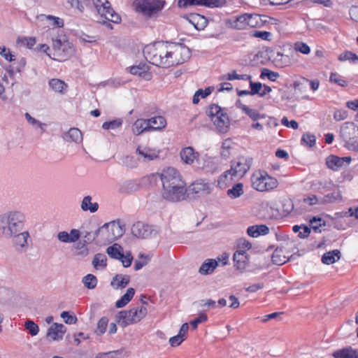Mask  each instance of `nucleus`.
<instances>
[{
  "label": "nucleus",
  "instance_id": "nucleus-1",
  "mask_svg": "<svg viewBox=\"0 0 358 358\" xmlns=\"http://www.w3.org/2000/svg\"><path fill=\"white\" fill-rule=\"evenodd\" d=\"M25 217L18 211L10 212L0 216V236L9 239L24 229Z\"/></svg>",
  "mask_w": 358,
  "mask_h": 358
},
{
  "label": "nucleus",
  "instance_id": "nucleus-2",
  "mask_svg": "<svg viewBox=\"0 0 358 358\" xmlns=\"http://www.w3.org/2000/svg\"><path fill=\"white\" fill-rule=\"evenodd\" d=\"M160 54H167L166 42L157 41L147 45L143 49V55L148 62L157 66L167 68V58L162 62Z\"/></svg>",
  "mask_w": 358,
  "mask_h": 358
},
{
  "label": "nucleus",
  "instance_id": "nucleus-3",
  "mask_svg": "<svg viewBox=\"0 0 358 358\" xmlns=\"http://www.w3.org/2000/svg\"><path fill=\"white\" fill-rule=\"evenodd\" d=\"M148 314L145 306L134 307L129 310H122L115 316V322L122 327L139 322Z\"/></svg>",
  "mask_w": 358,
  "mask_h": 358
},
{
  "label": "nucleus",
  "instance_id": "nucleus-4",
  "mask_svg": "<svg viewBox=\"0 0 358 358\" xmlns=\"http://www.w3.org/2000/svg\"><path fill=\"white\" fill-rule=\"evenodd\" d=\"M166 50L170 57L167 62V68L182 64L190 57L189 49L181 43L166 42Z\"/></svg>",
  "mask_w": 358,
  "mask_h": 358
},
{
  "label": "nucleus",
  "instance_id": "nucleus-5",
  "mask_svg": "<svg viewBox=\"0 0 358 358\" xmlns=\"http://www.w3.org/2000/svg\"><path fill=\"white\" fill-rule=\"evenodd\" d=\"M93 5L100 17L102 18L100 23L106 24L112 29L110 22L119 23L121 18L114 10L111 8L110 3L108 0H93Z\"/></svg>",
  "mask_w": 358,
  "mask_h": 358
},
{
  "label": "nucleus",
  "instance_id": "nucleus-6",
  "mask_svg": "<svg viewBox=\"0 0 358 358\" xmlns=\"http://www.w3.org/2000/svg\"><path fill=\"white\" fill-rule=\"evenodd\" d=\"M252 186L259 192L273 189L278 186V180L265 171H257L251 177Z\"/></svg>",
  "mask_w": 358,
  "mask_h": 358
},
{
  "label": "nucleus",
  "instance_id": "nucleus-7",
  "mask_svg": "<svg viewBox=\"0 0 358 358\" xmlns=\"http://www.w3.org/2000/svg\"><path fill=\"white\" fill-rule=\"evenodd\" d=\"M124 231L122 227L115 221L105 223L97 229V234H99L100 236V241L108 243H111L121 237Z\"/></svg>",
  "mask_w": 358,
  "mask_h": 358
},
{
  "label": "nucleus",
  "instance_id": "nucleus-8",
  "mask_svg": "<svg viewBox=\"0 0 358 358\" xmlns=\"http://www.w3.org/2000/svg\"><path fill=\"white\" fill-rule=\"evenodd\" d=\"M52 48L54 50L52 59L64 60L73 53L71 45L65 36L61 35L52 38Z\"/></svg>",
  "mask_w": 358,
  "mask_h": 358
},
{
  "label": "nucleus",
  "instance_id": "nucleus-9",
  "mask_svg": "<svg viewBox=\"0 0 358 358\" xmlns=\"http://www.w3.org/2000/svg\"><path fill=\"white\" fill-rule=\"evenodd\" d=\"M340 134L349 149L358 150V129L354 123L345 122L341 128Z\"/></svg>",
  "mask_w": 358,
  "mask_h": 358
},
{
  "label": "nucleus",
  "instance_id": "nucleus-10",
  "mask_svg": "<svg viewBox=\"0 0 358 358\" xmlns=\"http://www.w3.org/2000/svg\"><path fill=\"white\" fill-rule=\"evenodd\" d=\"M157 175L162 183V190L185 182L180 172L173 167L164 169L161 173Z\"/></svg>",
  "mask_w": 358,
  "mask_h": 358
},
{
  "label": "nucleus",
  "instance_id": "nucleus-11",
  "mask_svg": "<svg viewBox=\"0 0 358 358\" xmlns=\"http://www.w3.org/2000/svg\"><path fill=\"white\" fill-rule=\"evenodd\" d=\"M162 197L169 201L179 202L187 198V188L186 182H182L178 185H173L162 192Z\"/></svg>",
  "mask_w": 358,
  "mask_h": 358
},
{
  "label": "nucleus",
  "instance_id": "nucleus-12",
  "mask_svg": "<svg viewBox=\"0 0 358 358\" xmlns=\"http://www.w3.org/2000/svg\"><path fill=\"white\" fill-rule=\"evenodd\" d=\"M252 164V159L249 157L241 156L231 162V171L235 178L243 177L249 171Z\"/></svg>",
  "mask_w": 358,
  "mask_h": 358
},
{
  "label": "nucleus",
  "instance_id": "nucleus-13",
  "mask_svg": "<svg viewBox=\"0 0 358 358\" xmlns=\"http://www.w3.org/2000/svg\"><path fill=\"white\" fill-rule=\"evenodd\" d=\"M131 233L136 238H148L155 236L158 234V231L153 226L138 222L133 224Z\"/></svg>",
  "mask_w": 358,
  "mask_h": 358
},
{
  "label": "nucleus",
  "instance_id": "nucleus-14",
  "mask_svg": "<svg viewBox=\"0 0 358 358\" xmlns=\"http://www.w3.org/2000/svg\"><path fill=\"white\" fill-rule=\"evenodd\" d=\"M163 7L162 2L159 0H138L136 3V8L143 14L151 16L160 10Z\"/></svg>",
  "mask_w": 358,
  "mask_h": 358
},
{
  "label": "nucleus",
  "instance_id": "nucleus-15",
  "mask_svg": "<svg viewBox=\"0 0 358 358\" xmlns=\"http://www.w3.org/2000/svg\"><path fill=\"white\" fill-rule=\"evenodd\" d=\"M13 246L18 252H25L29 247L28 241L30 238L27 231L16 233L13 237Z\"/></svg>",
  "mask_w": 358,
  "mask_h": 358
},
{
  "label": "nucleus",
  "instance_id": "nucleus-16",
  "mask_svg": "<svg viewBox=\"0 0 358 358\" xmlns=\"http://www.w3.org/2000/svg\"><path fill=\"white\" fill-rule=\"evenodd\" d=\"M211 192L210 186L203 180H197L193 182L187 188V197L192 194L199 195H207Z\"/></svg>",
  "mask_w": 358,
  "mask_h": 358
},
{
  "label": "nucleus",
  "instance_id": "nucleus-17",
  "mask_svg": "<svg viewBox=\"0 0 358 358\" xmlns=\"http://www.w3.org/2000/svg\"><path fill=\"white\" fill-rule=\"evenodd\" d=\"M66 328L62 324L53 323L46 334L47 338L50 341H59L63 338Z\"/></svg>",
  "mask_w": 358,
  "mask_h": 358
},
{
  "label": "nucleus",
  "instance_id": "nucleus-18",
  "mask_svg": "<svg viewBox=\"0 0 358 358\" xmlns=\"http://www.w3.org/2000/svg\"><path fill=\"white\" fill-rule=\"evenodd\" d=\"M234 267L243 273L248 264V256L244 250H236L233 256Z\"/></svg>",
  "mask_w": 358,
  "mask_h": 358
},
{
  "label": "nucleus",
  "instance_id": "nucleus-19",
  "mask_svg": "<svg viewBox=\"0 0 358 358\" xmlns=\"http://www.w3.org/2000/svg\"><path fill=\"white\" fill-rule=\"evenodd\" d=\"M141 188L140 182L135 180H126L119 184L118 192L121 194H131Z\"/></svg>",
  "mask_w": 358,
  "mask_h": 358
},
{
  "label": "nucleus",
  "instance_id": "nucleus-20",
  "mask_svg": "<svg viewBox=\"0 0 358 358\" xmlns=\"http://www.w3.org/2000/svg\"><path fill=\"white\" fill-rule=\"evenodd\" d=\"M184 17L197 30H203L208 24L207 19L198 13H190Z\"/></svg>",
  "mask_w": 358,
  "mask_h": 358
},
{
  "label": "nucleus",
  "instance_id": "nucleus-21",
  "mask_svg": "<svg viewBox=\"0 0 358 358\" xmlns=\"http://www.w3.org/2000/svg\"><path fill=\"white\" fill-rule=\"evenodd\" d=\"M211 121L220 133H226L227 131L229 126V119L224 110L217 117L212 119Z\"/></svg>",
  "mask_w": 358,
  "mask_h": 358
},
{
  "label": "nucleus",
  "instance_id": "nucleus-22",
  "mask_svg": "<svg viewBox=\"0 0 358 358\" xmlns=\"http://www.w3.org/2000/svg\"><path fill=\"white\" fill-rule=\"evenodd\" d=\"M80 237V231L78 229H73L69 234L66 231H60L57 234V238L62 243H76Z\"/></svg>",
  "mask_w": 358,
  "mask_h": 358
},
{
  "label": "nucleus",
  "instance_id": "nucleus-23",
  "mask_svg": "<svg viewBox=\"0 0 358 358\" xmlns=\"http://www.w3.org/2000/svg\"><path fill=\"white\" fill-rule=\"evenodd\" d=\"M181 159L187 164H192L195 161H198L199 154L195 152L193 148L187 147L180 151Z\"/></svg>",
  "mask_w": 358,
  "mask_h": 358
},
{
  "label": "nucleus",
  "instance_id": "nucleus-24",
  "mask_svg": "<svg viewBox=\"0 0 358 358\" xmlns=\"http://www.w3.org/2000/svg\"><path fill=\"white\" fill-rule=\"evenodd\" d=\"M149 66L145 63H140L138 65L133 66L130 68V73L133 75H138L143 76L146 79L151 78V74L149 73Z\"/></svg>",
  "mask_w": 358,
  "mask_h": 358
},
{
  "label": "nucleus",
  "instance_id": "nucleus-25",
  "mask_svg": "<svg viewBox=\"0 0 358 358\" xmlns=\"http://www.w3.org/2000/svg\"><path fill=\"white\" fill-rule=\"evenodd\" d=\"M272 62L275 66L279 68L287 66L291 64L289 57L280 52L274 53L273 52Z\"/></svg>",
  "mask_w": 358,
  "mask_h": 358
},
{
  "label": "nucleus",
  "instance_id": "nucleus-26",
  "mask_svg": "<svg viewBox=\"0 0 358 358\" xmlns=\"http://www.w3.org/2000/svg\"><path fill=\"white\" fill-rule=\"evenodd\" d=\"M268 232L269 229L265 224L250 226L247 229L248 234L253 238H257L259 236L266 235L268 234Z\"/></svg>",
  "mask_w": 358,
  "mask_h": 358
},
{
  "label": "nucleus",
  "instance_id": "nucleus-27",
  "mask_svg": "<svg viewBox=\"0 0 358 358\" xmlns=\"http://www.w3.org/2000/svg\"><path fill=\"white\" fill-rule=\"evenodd\" d=\"M92 197L90 195L83 197L80 208L83 211H90L92 213H96L99 209V204L96 202L92 203Z\"/></svg>",
  "mask_w": 358,
  "mask_h": 358
},
{
  "label": "nucleus",
  "instance_id": "nucleus-28",
  "mask_svg": "<svg viewBox=\"0 0 358 358\" xmlns=\"http://www.w3.org/2000/svg\"><path fill=\"white\" fill-rule=\"evenodd\" d=\"M63 138L67 142L79 143L83 140V135L78 128H71L68 132L64 134Z\"/></svg>",
  "mask_w": 358,
  "mask_h": 358
},
{
  "label": "nucleus",
  "instance_id": "nucleus-29",
  "mask_svg": "<svg viewBox=\"0 0 358 358\" xmlns=\"http://www.w3.org/2000/svg\"><path fill=\"white\" fill-rule=\"evenodd\" d=\"M129 281L130 277L129 275L117 274L113 277L110 284L115 289L124 288L129 283Z\"/></svg>",
  "mask_w": 358,
  "mask_h": 358
},
{
  "label": "nucleus",
  "instance_id": "nucleus-30",
  "mask_svg": "<svg viewBox=\"0 0 358 358\" xmlns=\"http://www.w3.org/2000/svg\"><path fill=\"white\" fill-rule=\"evenodd\" d=\"M217 266V261L213 259H208L201 264L199 272L202 275H208L212 273Z\"/></svg>",
  "mask_w": 358,
  "mask_h": 358
},
{
  "label": "nucleus",
  "instance_id": "nucleus-31",
  "mask_svg": "<svg viewBox=\"0 0 358 358\" xmlns=\"http://www.w3.org/2000/svg\"><path fill=\"white\" fill-rule=\"evenodd\" d=\"M150 130L149 122L145 119L137 120L132 126L133 133L136 135H140L142 133Z\"/></svg>",
  "mask_w": 358,
  "mask_h": 358
},
{
  "label": "nucleus",
  "instance_id": "nucleus-32",
  "mask_svg": "<svg viewBox=\"0 0 358 358\" xmlns=\"http://www.w3.org/2000/svg\"><path fill=\"white\" fill-rule=\"evenodd\" d=\"M138 153L143 158V162H149L158 157V153L148 148L138 147L136 150Z\"/></svg>",
  "mask_w": 358,
  "mask_h": 358
},
{
  "label": "nucleus",
  "instance_id": "nucleus-33",
  "mask_svg": "<svg viewBox=\"0 0 358 358\" xmlns=\"http://www.w3.org/2000/svg\"><path fill=\"white\" fill-rule=\"evenodd\" d=\"M150 130H159L166 127V121L162 116H155L147 120Z\"/></svg>",
  "mask_w": 358,
  "mask_h": 358
},
{
  "label": "nucleus",
  "instance_id": "nucleus-34",
  "mask_svg": "<svg viewBox=\"0 0 358 358\" xmlns=\"http://www.w3.org/2000/svg\"><path fill=\"white\" fill-rule=\"evenodd\" d=\"M135 294V290L134 288H129L126 293L120 298V299L117 300L115 303V306L117 308H122L125 306L134 297Z\"/></svg>",
  "mask_w": 358,
  "mask_h": 358
},
{
  "label": "nucleus",
  "instance_id": "nucleus-35",
  "mask_svg": "<svg viewBox=\"0 0 358 358\" xmlns=\"http://www.w3.org/2000/svg\"><path fill=\"white\" fill-rule=\"evenodd\" d=\"M236 105L241 108L245 114H247L252 120H257L261 117L259 112L255 109H251L247 106L243 104L240 100L236 102Z\"/></svg>",
  "mask_w": 358,
  "mask_h": 358
},
{
  "label": "nucleus",
  "instance_id": "nucleus-36",
  "mask_svg": "<svg viewBox=\"0 0 358 358\" xmlns=\"http://www.w3.org/2000/svg\"><path fill=\"white\" fill-rule=\"evenodd\" d=\"M92 265L96 269L104 268L107 266V258L104 254L97 253L94 256Z\"/></svg>",
  "mask_w": 358,
  "mask_h": 358
},
{
  "label": "nucleus",
  "instance_id": "nucleus-37",
  "mask_svg": "<svg viewBox=\"0 0 358 358\" xmlns=\"http://www.w3.org/2000/svg\"><path fill=\"white\" fill-rule=\"evenodd\" d=\"M106 253L111 258L119 259L122 257V248L119 244L115 243L106 249Z\"/></svg>",
  "mask_w": 358,
  "mask_h": 358
},
{
  "label": "nucleus",
  "instance_id": "nucleus-38",
  "mask_svg": "<svg viewBox=\"0 0 358 358\" xmlns=\"http://www.w3.org/2000/svg\"><path fill=\"white\" fill-rule=\"evenodd\" d=\"M25 119L28 123L34 129H39L41 133H43L46 129V124L40 122L39 120L33 117L29 113H26L24 115Z\"/></svg>",
  "mask_w": 358,
  "mask_h": 358
},
{
  "label": "nucleus",
  "instance_id": "nucleus-39",
  "mask_svg": "<svg viewBox=\"0 0 358 358\" xmlns=\"http://www.w3.org/2000/svg\"><path fill=\"white\" fill-rule=\"evenodd\" d=\"M273 51L270 49L259 51L255 56V60L261 64H266L269 59H272Z\"/></svg>",
  "mask_w": 358,
  "mask_h": 358
},
{
  "label": "nucleus",
  "instance_id": "nucleus-40",
  "mask_svg": "<svg viewBox=\"0 0 358 358\" xmlns=\"http://www.w3.org/2000/svg\"><path fill=\"white\" fill-rule=\"evenodd\" d=\"M49 86L55 92L62 93L67 85L62 80L53 78L49 81Z\"/></svg>",
  "mask_w": 358,
  "mask_h": 358
},
{
  "label": "nucleus",
  "instance_id": "nucleus-41",
  "mask_svg": "<svg viewBox=\"0 0 358 358\" xmlns=\"http://www.w3.org/2000/svg\"><path fill=\"white\" fill-rule=\"evenodd\" d=\"M251 18V14L245 13L236 17V23L234 24L236 29H244L248 27V20Z\"/></svg>",
  "mask_w": 358,
  "mask_h": 358
},
{
  "label": "nucleus",
  "instance_id": "nucleus-42",
  "mask_svg": "<svg viewBox=\"0 0 358 358\" xmlns=\"http://www.w3.org/2000/svg\"><path fill=\"white\" fill-rule=\"evenodd\" d=\"M252 76L247 74H243V75H238L236 73V71H233L231 73H228L227 74H225L220 78V80H251Z\"/></svg>",
  "mask_w": 358,
  "mask_h": 358
},
{
  "label": "nucleus",
  "instance_id": "nucleus-43",
  "mask_svg": "<svg viewBox=\"0 0 358 358\" xmlns=\"http://www.w3.org/2000/svg\"><path fill=\"white\" fill-rule=\"evenodd\" d=\"M234 177V176H232V171H231V169L226 171L219 177L217 181L218 185L221 188L225 187L227 183L232 180Z\"/></svg>",
  "mask_w": 358,
  "mask_h": 358
},
{
  "label": "nucleus",
  "instance_id": "nucleus-44",
  "mask_svg": "<svg viewBox=\"0 0 358 358\" xmlns=\"http://www.w3.org/2000/svg\"><path fill=\"white\" fill-rule=\"evenodd\" d=\"M242 183H237L232 188L227 190V194L232 199L240 197L243 194Z\"/></svg>",
  "mask_w": 358,
  "mask_h": 358
},
{
  "label": "nucleus",
  "instance_id": "nucleus-45",
  "mask_svg": "<svg viewBox=\"0 0 358 358\" xmlns=\"http://www.w3.org/2000/svg\"><path fill=\"white\" fill-rule=\"evenodd\" d=\"M338 59L342 62L349 61L352 64L358 63V56L350 51H345L341 53L339 55Z\"/></svg>",
  "mask_w": 358,
  "mask_h": 358
},
{
  "label": "nucleus",
  "instance_id": "nucleus-46",
  "mask_svg": "<svg viewBox=\"0 0 358 358\" xmlns=\"http://www.w3.org/2000/svg\"><path fill=\"white\" fill-rule=\"evenodd\" d=\"M310 230L313 229L315 232H321V227L325 225L324 221L320 218L314 217L310 220Z\"/></svg>",
  "mask_w": 358,
  "mask_h": 358
},
{
  "label": "nucleus",
  "instance_id": "nucleus-47",
  "mask_svg": "<svg viewBox=\"0 0 358 358\" xmlns=\"http://www.w3.org/2000/svg\"><path fill=\"white\" fill-rule=\"evenodd\" d=\"M82 281L84 285L90 289L95 288L97 285V279L92 274H87L83 278Z\"/></svg>",
  "mask_w": 358,
  "mask_h": 358
},
{
  "label": "nucleus",
  "instance_id": "nucleus-48",
  "mask_svg": "<svg viewBox=\"0 0 358 358\" xmlns=\"http://www.w3.org/2000/svg\"><path fill=\"white\" fill-rule=\"evenodd\" d=\"M212 92V89L210 87H207L205 89V90H203L201 89L197 90L192 99V102L194 104H197L199 102V97L201 98H206L208 95H210Z\"/></svg>",
  "mask_w": 358,
  "mask_h": 358
},
{
  "label": "nucleus",
  "instance_id": "nucleus-49",
  "mask_svg": "<svg viewBox=\"0 0 358 358\" xmlns=\"http://www.w3.org/2000/svg\"><path fill=\"white\" fill-rule=\"evenodd\" d=\"M108 324V319L106 317H102L97 323L96 329L95 331V333L97 335H102L106 331V328Z\"/></svg>",
  "mask_w": 358,
  "mask_h": 358
},
{
  "label": "nucleus",
  "instance_id": "nucleus-50",
  "mask_svg": "<svg viewBox=\"0 0 358 358\" xmlns=\"http://www.w3.org/2000/svg\"><path fill=\"white\" fill-rule=\"evenodd\" d=\"M232 145V141L229 138L223 141L221 150V155L222 157L227 159L229 157Z\"/></svg>",
  "mask_w": 358,
  "mask_h": 358
},
{
  "label": "nucleus",
  "instance_id": "nucleus-51",
  "mask_svg": "<svg viewBox=\"0 0 358 358\" xmlns=\"http://www.w3.org/2000/svg\"><path fill=\"white\" fill-rule=\"evenodd\" d=\"M337 358H358V352L352 349H344L337 352Z\"/></svg>",
  "mask_w": 358,
  "mask_h": 358
},
{
  "label": "nucleus",
  "instance_id": "nucleus-52",
  "mask_svg": "<svg viewBox=\"0 0 358 358\" xmlns=\"http://www.w3.org/2000/svg\"><path fill=\"white\" fill-rule=\"evenodd\" d=\"M223 110L217 104H211L209 106L206 110L207 115L210 117V120L217 117Z\"/></svg>",
  "mask_w": 358,
  "mask_h": 358
},
{
  "label": "nucleus",
  "instance_id": "nucleus-53",
  "mask_svg": "<svg viewBox=\"0 0 358 358\" xmlns=\"http://www.w3.org/2000/svg\"><path fill=\"white\" fill-rule=\"evenodd\" d=\"M24 327L32 336H36L38 334L39 327L32 320H27L24 324Z\"/></svg>",
  "mask_w": 358,
  "mask_h": 358
},
{
  "label": "nucleus",
  "instance_id": "nucleus-54",
  "mask_svg": "<svg viewBox=\"0 0 358 358\" xmlns=\"http://www.w3.org/2000/svg\"><path fill=\"white\" fill-rule=\"evenodd\" d=\"M226 4V0H202V6L208 8L222 7Z\"/></svg>",
  "mask_w": 358,
  "mask_h": 358
},
{
  "label": "nucleus",
  "instance_id": "nucleus-55",
  "mask_svg": "<svg viewBox=\"0 0 358 358\" xmlns=\"http://www.w3.org/2000/svg\"><path fill=\"white\" fill-rule=\"evenodd\" d=\"M74 248L78 251L77 254L79 255L87 256L88 255L89 250L85 241L77 242Z\"/></svg>",
  "mask_w": 358,
  "mask_h": 358
},
{
  "label": "nucleus",
  "instance_id": "nucleus-56",
  "mask_svg": "<svg viewBox=\"0 0 358 358\" xmlns=\"http://www.w3.org/2000/svg\"><path fill=\"white\" fill-rule=\"evenodd\" d=\"M122 124L121 119H116L109 122H105L102 124V128L106 130L115 129Z\"/></svg>",
  "mask_w": 358,
  "mask_h": 358
},
{
  "label": "nucleus",
  "instance_id": "nucleus-57",
  "mask_svg": "<svg viewBox=\"0 0 358 358\" xmlns=\"http://www.w3.org/2000/svg\"><path fill=\"white\" fill-rule=\"evenodd\" d=\"M336 250L326 252L322 257V262L324 264H331L335 262Z\"/></svg>",
  "mask_w": 358,
  "mask_h": 358
},
{
  "label": "nucleus",
  "instance_id": "nucleus-58",
  "mask_svg": "<svg viewBox=\"0 0 358 358\" xmlns=\"http://www.w3.org/2000/svg\"><path fill=\"white\" fill-rule=\"evenodd\" d=\"M294 48L296 52H299L303 55H308L310 52V47L303 42H296L294 45Z\"/></svg>",
  "mask_w": 358,
  "mask_h": 358
},
{
  "label": "nucleus",
  "instance_id": "nucleus-59",
  "mask_svg": "<svg viewBox=\"0 0 358 358\" xmlns=\"http://www.w3.org/2000/svg\"><path fill=\"white\" fill-rule=\"evenodd\" d=\"M42 20L45 19L50 21V24L57 27H62L64 26V20L59 17H54L52 15H41Z\"/></svg>",
  "mask_w": 358,
  "mask_h": 358
},
{
  "label": "nucleus",
  "instance_id": "nucleus-60",
  "mask_svg": "<svg viewBox=\"0 0 358 358\" xmlns=\"http://www.w3.org/2000/svg\"><path fill=\"white\" fill-rule=\"evenodd\" d=\"M197 304L199 307L206 308V310L211 309V308H216V301H213L212 299H202L197 302Z\"/></svg>",
  "mask_w": 358,
  "mask_h": 358
},
{
  "label": "nucleus",
  "instance_id": "nucleus-61",
  "mask_svg": "<svg viewBox=\"0 0 358 358\" xmlns=\"http://www.w3.org/2000/svg\"><path fill=\"white\" fill-rule=\"evenodd\" d=\"M294 210V204L292 199H285L282 201V210L285 215L289 214Z\"/></svg>",
  "mask_w": 358,
  "mask_h": 358
},
{
  "label": "nucleus",
  "instance_id": "nucleus-62",
  "mask_svg": "<svg viewBox=\"0 0 358 358\" xmlns=\"http://www.w3.org/2000/svg\"><path fill=\"white\" fill-rule=\"evenodd\" d=\"M61 317L64 319V322L68 324H76L78 319L76 315H71L68 311H63L61 313Z\"/></svg>",
  "mask_w": 358,
  "mask_h": 358
},
{
  "label": "nucleus",
  "instance_id": "nucleus-63",
  "mask_svg": "<svg viewBox=\"0 0 358 358\" xmlns=\"http://www.w3.org/2000/svg\"><path fill=\"white\" fill-rule=\"evenodd\" d=\"M178 5L180 8H185L189 6H202V0H179Z\"/></svg>",
  "mask_w": 358,
  "mask_h": 358
},
{
  "label": "nucleus",
  "instance_id": "nucleus-64",
  "mask_svg": "<svg viewBox=\"0 0 358 358\" xmlns=\"http://www.w3.org/2000/svg\"><path fill=\"white\" fill-rule=\"evenodd\" d=\"M140 259L135 262L134 268L135 271L141 269L143 266L148 264L149 259L143 255H140Z\"/></svg>",
  "mask_w": 358,
  "mask_h": 358
}]
</instances>
